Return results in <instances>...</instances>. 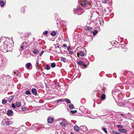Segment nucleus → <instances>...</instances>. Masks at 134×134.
I'll return each mask as SVG.
<instances>
[{
	"label": "nucleus",
	"mask_w": 134,
	"mask_h": 134,
	"mask_svg": "<svg viewBox=\"0 0 134 134\" xmlns=\"http://www.w3.org/2000/svg\"><path fill=\"white\" fill-rule=\"evenodd\" d=\"M80 1L81 5H77L76 8L74 9V13L79 15L81 14L84 12V10L81 8V5H83L86 9H89L91 6L90 3L86 0Z\"/></svg>",
	"instance_id": "obj_1"
},
{
	"label": "nucleus",
	"mask_w": 134,
	"mask_h": 134,
	"mask_svg": "<svg viewBox=\"0 0 134 134\" xmlns=\"http://www.w3.org/2000/svg\"><path fill=\"white\" fill-rule=\"evenodd\" d=\"M10 78L9 76L7 75L6 76L4 74H3L2 75L1 77V81L3 83H4L5 82H7V81H8V79H9Z\"/></svg>",
	"instance_id": "obj_2"
},
{
	"label": "nucleus",
	"mask_w": 134,
	"mask_h": 134,
	"mask_svg": "<svg viewBox=\"0 0 134 134\" xmlns=\"http://www.w3.org/2000/svg\"><path fill=\"white\" fill-rule=\"evenodd\" d=\"M2 38H1L0 40V46L2 48L4 49V50H6L7 49V42L5 41L3 43V42H1V40Z\"/></svg>",
	"instance_id": "obj_3"
},
{
	"label": "nucleus",
	"mask_w": 134,
	"mask_h": 134,
	"mask_svg": "<svg viewBox=\"0 0 134 134\" xmlns=\"http://www.w3.org/2000/svg\"><path fill=\"white\" fill-rule=\"evenodd\" d=\"M106 90V88L105 87H103L102 88V91H101V93H102V94L100 98L102 100H104L105 99L106 96L105 94H104V93L105 92V91Z\"/></svg>",
	"instance_id": "obj_4"
},
{
	"label": "nucleus",
	"mask_w": 134,
	"mask_h": 134,
	"mask_svg": "<svg viewBox=\"0 0 134 134\" xmlns=\"http://www.w3.org/2000/svg\"><path fill=\"white\" fill-rule=\"evenodd\" d=\"M120 93V91L118 89L114 90L112 92V95L114 97L117 96Z\"/></svg>",
	"instance_id": "obj_5"
},
{
	"label": "nucleus",
	"mask_w": 134,
	"mask_h": 134,
	"mask_svg": "<svg viewBox=\"0 0 134 134\" xmlns=\"http://www.w3.org/2000/svg\"><path fill=\"white\" fill-rule=\"evenodd\" d=\"M96 26V30H94L92 32L93 35H95L98 33V31H99L100 30V29L98 26V24H96L95 26Z\"/></svg>",
	"instance_id": "obj_6"
},
{
	"label": "nucleus",
	"mask_w": 134,
	"mask_h": 134,
	"mask_svg": "<svg viewBox=\"0 0 134 134\" xmlns=\"http://www.w3.org/2000/svg\"><path fill=\"white\" fill-rule=\"evenodd\" d=\"M68 122L66 120H64L60 123V125L66 127L68 125Z\"/></svg>",
	"instance_id": "obj_7"
},
{
	"label": "nucleus",
	"mask_w": 134,
	"mask_h": 134,
	"mask_svg": "<svg viewBox=\"0 0 134 134\" xmlns=\"http://www.w3.org/2000/svg\"><path fill=\"white\" fill-rule=\"evenodd\" d=\"M87 127L85 126H80V130L82 131H85L87 130Z\"/></svg>",
	"instance_id": "obj_8"
},
{
	"label": "nucleus",
	"mask_w": 134,
	"mask_h": 134,
	"mask_svg": "<svg viewBox=\"0 0 134 134\" xmlns=\"http://www.w3.org/2000/svg\"><path fill=\"white\" fill-rule=\"evenodd\" d=\"M31 92L34 95H36L37 94V90L35 88H32L31 90Z\"/></svg>",
	"instance_id": "obj_9"
},
{
	"label": "nucleus",
	"mask_w": 134,
	"mask_h": 134,
	"mask_svg": "<svg viewBox=\"0 0 134 134\" xmlns=\"http://www.w3.org/2000/svg\"><path fill=\"white\" fill-rule=\"evenodd\" d=\"M54 121V119L52 117H49L47 119V121L49 123H52Z\"/></svg>",
	"instance_id": "obj_10"
},
{
	"label": "nucleus",
	"mask_w": 134,
	"mask_h": 134,
	"mask_svg": "<svg viewBox=\"0 0 134 134\" xmlns=\"http://www.w3.org/2000/svg\"><path fill=\"white\" fill-rule=\"evenodd\" d=\"M4 122L5 123V124L7 125H10V122L8 121H6V119H4L2 121L1 124Z\"/></svg>",
	"instance_id": "obj_11"
},
{
	"label": "nucleus",
	"mask_w": 134,
	"mask_h": 134,
	"mask_svg": "<svg viewBox=\"0 0 134 134\" xmlns=\"http://www.w3.org/2000/svg\"><path fill=\"white\" fill-rule=\"evenodd\" d=\"M81 51L80 52H77V54L78 57H79V55L81 57H83L85 55V53Z\"/></svg>",
	"instance_id": "obj_12"
},
{
	"label": "nucleus",
	"mask_w": 134,
	"mask_h": 134,
	"mask_svg": "<svg viewBox=\"0 0 134 134\" xmlns=\"http://www.w3.org/2000/svg\"><path fill=\"white\" fill-rule=\"evenodd\" d=\"M84 49L82 47H79L77 48V50L78 51V52L83 51Z\"/></svg>",
	"instance_id": "obj_13"
},
{
	"label": "nucleus",
	"mask_w": 134,
	"mask_h": 134,
	"mask_svg": "<svg viewBox=\"0 0 134 134\" xmlns=\"http://www.w3.org/2000/svg\"><path fill=\"white\" fill-rule=\"evenodd\" d=\"M7 50H9L12 49V46L9 43L7 42Z\"/></svg>",
	"instance_id": "obj_14"
},
{
	"label": "nucleus",
	"mask_w": 134,
	"mask_h": 134,
	"mask_svg": "<svg viewBox=\"0 0 134 134\" xmlns=\"http://www.w3.org/2000/svg\"><path fill=\"white\" fill-rule=\"evenodd\" d=\"M74 130L76 132H79L80 130V127H79L77 125H75L74 127Z\"/></svg>",
	"instance_id": "obj_15"
},
{
	"label": "nucleus",
	"mask_w": 134,
	"mask_h": 134,
	"mask_svg": "<svg viewBox=\"0 0 134 134\" xmlns=\"http://www.w3.org/2000/svg\"><path fill=\"white\" fill-rule=\"evenodd\" d=\"M21 46H23V47H24V48H26L27 46V44L26 42H23L21 44Z\"/></svg>",
	"instance_id": "obj_16"
},
{
	"label": "nucleus",
	"mask_w": 134,
	"mask_h": 134,
	"mask_svg": "<svg viewBox=\"0 0 134 134\" xmlns=\"http://www.w3.org/2000/svg\"><path fill=\"white\" fill-rule=\"evenodd\" d=\"M14 97V96L13 95H12L8 98V101L9 102H10L13 100Z\"/></svg>",
	"instance_id": "obj_17"
},
{
	"label": "nucleus",
	"mask_w": 134,
	"mask_h": 134,
	"mask_svg": "<svg viewBox=\"0 0 134 134\" xmlns=\"http://www.w3.org/2000/svg\"><path fill=\"white\" fill-rule=\"evenodd\" d=\"M85 29L87 31H91L92 29V28L90 26H85Z\"/></svg>",
	"instance_id": "obj_18"
},
{
	"label": "nucleus",
	"mask_w": 134,
	"mask_h": 134,
	"mask_svg": "<svg viewBox=\"0 0 134 134\" xmlns=\"http://www.w3.org/2000/svg\"><path fill=\"white\" fill-rule=\"evenodd\" d=\"M32 65L31 63H29L26 64L25 65V67L27 69H29L30 67Z\"/></svg>",
	"instance_id": "obj_19"
},
{
	"label": "nucleus",
	"mask_w": 134,
	"mask_h": 134,
	"mask_svg": "<svg viewBox=\"0 0 134 134\" xmlns=\"http://www.w3.org/2000/svg\"><path fill=\"white\" fill-rule=\"evenodd\" d=\"M13 113V112L12 110H8L7 114L8 115H11Z\"/></svg>",
	"instance_id": "obj_20"
},
{
	"label": "nucleus",
	"mask_w": 134,
	"mask_h": 134,
	"mask_svg": "<svg viewBox=\"0 0 134 134\" xmlns=\"http://www.w3.org/2000/svg\"><path fill=\"white\" fill-rule=\"evenodd\" d=\"M77 64L80 65L84 66V63L82 61H79L77 63Z\"/></svg>",
	"instance_id": "obj_21"
},
{
	"label": "nucleus",
	"mask_w": 134,
	"mask_h": 134,
	"mask_svg": "<svg viewBox=\"0 0 134 134\" xmlns=\"http://www.w3.org/2000/svg\"><path fill=\"white\" fill-rule=\"evenodd\" d=\"M39 52V51L38 49H34L32 52L34 54H37Z\"/></svg>",
	"instance_id": "obj_22"
},
{
	"label": "nucleus",
	"mask_w": 134,
	"mask_h": 134,
	"mask_svg": "<svg viewBox=\"0 0 134 134\" xmlns=\"http://www.w3.org/2000/svg\"><path fill=\"white\" fill-rule=\"evenodd\" d=\"M61 61H62L64 63H65L66 62V59L65 58L63 57H61Z\"/></svg>",
	"instance_id": "obj_23"
},
{
	"label": "nucleus",
	"mask_w": 134,
	"mask_h": 134,
	"mask_svg": "<svg viewBox=\"0 0 134 134\" xmlns=\"http://www.w3.org/2000/svg\"><path fill=\"white\" fill-rule=\"evenodd\" d=\"M56 34V32L54 31H52L51 33V35L53 36H55Z\"/></svg>",
	"instance_id": "obj_24"
},
{
	"label": "nucleus",
	"mask_w": 134,
	"mask_h": 134,
	"mask_svg": "<svg viewBox=\"0 0 134 134\" xmlns=\"http://www.w3.org/2000/svg\"><path fill=\"white\" fill-rule=\"evenodd\" d=\"M15 104L16 106V107H19L20 106L21 104L19 102H17Z\"/></svg>",
	"instance_id": "obj_25"
},
{
	"label": "nucleus",
	"mask_w": 134,
	"mask_h": 134,
	"mask_svg": "<svg viewBox=\"0 0 134 134\" xmlns=\"http://www.w3.org/2000/svg\"><path fill=\"white\" fill-rule=\"evenodd\" d=\"M4 4V2L2 0L0 1V5L1 7L3 6Z\"/></svg>",
	"instance_id": "obj_26"
},
{
	"label": "nucleus",
	"mask_w": 134,
	"mask_h": 134,
	"mask_svg": "<svg viewBox=\"0 0 134 134\" xmlns=\"http://www.w3.org/2000/svg\"><path fill=\"white\" fill-rule=\"evenodd\" d=\"M69 108L70 109H72L74 108V105L72 104H70L69 105Z\"/></svg>",
	"instance_id": "obj_27"
},
{
	"label": "nucleus",
	"mask_w": 134,
	"mask_h": 134,
	"mask_svg": "<svg viewBox=\"0 0 134 134\" xmlns=\"http://www.w3.org/2000/svg\"><path fill=\"white\" fill-rule=\"evenodd\" d=\"M26 48H24V47H23V46L21 45V47H20V49H19V50L20 51H22L23 50H24L25 49H26Z\"/></svg>",
	"instance_id": "obj_28"
},
{
	"label": "nucleus",
	"mask_w": 134,
	"mask_h": 134,
	"mask_svg": "<svg viewBox=\"0 0 134 134\" xmlns=\"http://www.w3.org/2000/svg\"><path fill=\"white\" fill-rule=\"evenodd\" d=\"M64 100L66 101V103H71V101L69 99L67 98H65L64 99Z\"/></svg>",
	"instance_id": "obj_29"
},
{
	"label": "nucleus",
	"mask_w": 134,
	"mask_h": 134,
	"mask_svg": "<svg viewBox=\"0 0 134 134\" xmlns=\"http://www.w3.org/2000/svg\"><path fill=\"white\" fill-rule=\"evenodd\" d=\"M7 100L3 99L2 101V102L3 104H6L7 102Z\"/></svg>",
	"instance_id": "obj_30"
},
{
	"label": "nucleus",
	"mask_w": 134,
	"mask_h": 134,
	"mask_svg": "<svg viewBox=\"0 0 134 134\" xmlns=\"http://www.w3.org/2000/svg\"><path fill=\"white\" fill-rule=\"evenodd\" d=\"M51 66L52 68H54L56 66V64L55 63H52L51 64Z\"/></svg>",
	"instance_id": "obj_31"
},
{
	"label": "nucleus",
	"mask_w": 134,
	"mask_h": 134,
	"mask_svg": "<svg viewBox=\"0 0 134 134\" xmlns=\"http://www.w3.org/2000/svg\"><path fill=\"white\" fill-rule=\"evenodd\" d=\"M26 8V7L25 6H24L23 7H22V8L21 9V12H22L24 13V12L25 11L24 10H25V9Z\"/></svg>",
	"instance_id": "obj_32"
},
{
	"label": "nucleus",
	"mask_w": 134,
	"mask_h": 134,
	"mask_svg": "<svg viewBox=\"0 0 134 134\" xmlns=\"http://www.w3.org/2000/svg\"><path fill=\"white\" fill-rule=\"evenodd\" d=\"M56 102L57 103L60 102H63V99H60L56 100Z\"/></svg>",
	"instance_id": "obj_33"
},
{
	"label": "nucleus",
	"mask_w": 134,
	"mask_h": 134,
	"mask_svg": "<svg viewBox=\"0 0 134 134\" xmlns=\"http://www.w3.org/2000/svg\"><path fill=\"white\" fill-rule=\"evenodd\" d=\"M102 129L106 133H107V129L105 128H102Z\"/></svg>",
	"instance_id": "obj_34"
},
{
	"label": "nucleus",
	"mask_w": 134,
	"mask_h": 134,
	"mask_svg": "<svg viewBox=\"0 0 134 134\" xmlns=\"http://www.w3.org/2000/svg\"><path fill=\"white\" fill-rule=\"evenodd\" d=\"M77 112V111L76 110H71L70 111V112L72 114H74L76 113Z\"/></svg>",
	"instance_id": "obj_35"
},
{
	"label": "nucleus",
	"mask_w": 134,
	"mask_h": 134,
	"mask_svg": "<svg viewBox=\"0 0 134 134\" xmlns=\"http://www.w3.org/2000/svg\"><path fill=\"white\" fill-rule=\"evenodd\" d=\"M25 93H26V94L27 95H28V94L30 95V94H31L29 90L26 91Z\"/></svg>",
	"instance_id": "obj_36"
},
{
	"label": "nucleus",
	"mask_w": 134,
	"mask_h": 134,
	"mask_svg": "<svg viewBox=\"0 0 134 134\" xmlns=\"http://www.w3.org/2000/svg\"><path fill=\"white\" fill-rule=\"evenodd\" d=\"M127 132V130L124 129H122V133H126Z\"/></svg>",
	"instance_id": "obj_37"
},
{
	"label": "nucleus",
	"mask_w": 134,
	"mask_h": 134,
	"mask_svg": "<svg viewBox=\"0 0 134 134\" xmlns=\"http://www.w3.org/2000/svg\"><path fill=\"white\" fill-rule=\"evenodd\" d=\"M116 126L118 128H122L123 127V126H122L118 125H116Z\"/></svg>",
	"instance_id": "obj_38"
},
{
	"label": "nucleus",
	"mask_w": 134,
	"mask_h": 134,
	"mask_svg": "<svg viewBox=\"0 0 134 134\" xmlns=\"http://www.w3.org/2000/svg\"><path fill=\"white\" fill-rule=\"evenodd\" d=\"M40 128H42L44 127V125L43 124H40L39 125Z\"/></svg>",
	"instance_id": "obj_39"
},
{
	"label": "nucleus",
	"mask_w": 134,
	"mask_h": 134,
	"mask_svg": "<svg viewBox=\"0 0 134 134\" xmlns=\"http://www.w3.org/2000/svg\"><path fill=\"white\" fill-rule=\"evenodd\" d=\"M48 32V31H45L43 32V34L44 35H46L47 34Z\"/></svg>",
	"instance_id": "obj_40"
},
{
	"label": "nucleus",
	"mask_w": 134,
	"mask_h": 134,
	"mask_svg": "<svg viewBox=\"0 0 134 134\" xmlns=\"http://www.w3.org/2000/svg\"><path fill=\"white\" fill-rule=\"evenodd\" d=\"M6 60V59L4 58H3V59H2L1 61H2V63L4 64L5 63V62Z\"/></svg>",
	"instance_id": "obj_41"
},
{
	"label": "nucleus",
	"mask_w": 134,
	"mask_h": 134,
	"mask_svg": "<svg viewBox=\"0 0 134 134\" xmlns=\"http://www.w3.org/2000/svg\"><path fill=\"white\" fill-rule=\"evenodd\" d=\"M46 69L47 70H48L50 69V67L48 65H46Z\"/></svg>",
	"instance_id": "obj_42"
},
{
	"label": "nucleus",
	"mask_w": 134,
	"mask_h": 134,
	"mask_svg": "<svg viewBox=\"0 0 134 134\" xmlns=\"http://www.w3.org/2000/svg\"><path fill=\"white\" fill-rule=\"evenodd\" d=\"M16 105H15L14 104H12V107L14 108H16Z\"/></svg>",
	"instance_id": "obj_43"
},
{
	"label": "nucleus",
	"mask_w": 134,
	"mask_h": 134,
	"mask_svg": "<svg viewBox=\"0 0 134 134\" xmlns=\"http://www.w3.org/2000/svg\"><path fill=\"white\" fill-rule=\"evenodd\" d=\"M39 64V62L38 61H37L36 64V67L37 68H38V65Z\"/></svg>",
	"instance_id": "obj_44"
},
{
	"label": "nucleus",
	"mask_w": 134,
	"mask_h": 134,
	"mask_svg": "<svg viewBox=\"0 0 134 134\" xmlns=\"http://www.w3.org/2000/svg\"><path fill=\"white\" fill-rule=\"evenodd\" d=\"M104 23V21L102 20L100 22V24L101 25L103 24Z\"/></svg>",
	"instance_id": "obj_45"
},
{
	"label": "nucleus",
	"mask_w": 134,
	"mask_h": 134,
	"mask_svg": "<svg viewBox=\"0 0 134 134\" xmlns=\"http://www.w3.org/2000/svg\"><path fill=\"white\" fill-rule=\"evenodd\" d=\"M44 51H42V52H41V53L40 54V56H42V55L44 53Z\"/></svg>",
	"instance_id": "obj_46"
},
{
	"label": "nucleus",
	"mask_w": 134,
	"mask_h": 134,
	"mask_svg": "<svg viewBox=\"0 0 134 134\" xmlns=\"http://www.w3.org/2000/svg\"><path fill=\"white\" fill-rule=\"evenodd\" d=\"M71 47H67V49L68 51H69L70 49H71Z\"/></svg>",
	"instance_id": "obj_47"
},
{
	"label": "nucleus",
	"mask_w": 134,
	"mask_h": 134,
	"mask_svg": "<svg viewBox=\"0 0 134 134\" xmlns=\"http://www.w3.org/2000/svg\"><path fill=\"white\" fill-rule=\"evenodd\" d=\"M118 131L120 132H121L122 131V129H118Z\"/></svg>",
	"instance_id": "obj_48"
},
{
	"label": "nucleus",
	"mask_w": 134,
	"mask_h": 134,
	"mask_svg": "<svg viewBox=\"0 0 134 134\" xmlns=\"http://www.w3.org/2000/svg\"><path fill=\"white\" fill-rule=\"evenodd\" d=\"M69 53L70 54H73V52L72 51H70L69 52Z\"/></svg>",
	"instance_id": "obj_49"
},
{
	"label": "nucleus",
	"mask_w": 134,
	"mask_h": 134,
	"mask_svg": "<svg viewBox=\"0 0 134 134\" xmlns=\"http://www.w3.org/2000/svg\"><path fill=\"white\" fill-rule=\"evenodd\" d=\"M102 2L104 4H105V3H106L107 2V0H104V1L103 2Z\"/></svg>",
	"instance_id": "obj_50"
},
{
	"label": "nucleus",
	"mask_w": 134,
	"mask_h": 134,
	"mask_svg": "<svg viewBox=\"0 0 134 134\" xmlns=\"http://www.w3.org/2000/svg\"><path fill=\"white\" fill-rule=\"evenodd\" d=\"M55 47L56 48H59V46L58 45H57V44H56L55 45Z\"/></svg>",
	"instance_id": "obj_51"
},
{
	"label": "nucleus",
	"mask_w": 134,
	"mask_h": 134,
	"mask_svg": "<svg viewBox=\"0 0 134 134\" xmlns=\"http://www.w3.org/2000/svg\"><path fill=\"white\" fill-rule=\"evenodd\" d=\"M63 46L64 47H67V45L66 44H63Z\"/></svg>",
	"instance_id": "obj_52"
},
{
	"label": "nucleus",
	"mask_w": 134,
	"mask_h": 134,
	"mask_svg": "<svg viewBox=\"0 0 134 134\" xmlns=\"http://www.w3.org/2000/svg\"><path fill=\"white\" fill-rule=\"evenodd\" d=\"M107 113H108V112L106 113H107L106 114V113H104V115H102V116H104L105 115H107L108 114H107Z\"/></svg>",
	"instance_id": "obj_53"
},
{
	"label": "nucleus",
	"mask_w": 134,
	"mask_h": 134,
	"mask_svg": "<svg viewBox=\"0 0 134 134\" xmlns=\"http://www.w3.org/2000/svg\"><path fill=\"white\" fill-rule=\"evenodd\" d=\"M112 132H113V133H115V134H117V132H115L114 131H112Z\"/></svg>",
	"instance_id": "obj_54"
},
{
	"label": "nucleus",
	"mask_w": 134,
	"mask_h": 134,
	"mask_svg": "<svg viewBox=\"0 0 134 134\" xmlns=\"http://www.w3.org/2000/svg\"><path fill=\"white\" fill-rule=\"evenodd\" d=\"M85 115V116L87 117H89L90 116L89 115Z\"/></svg>",
	"instance_id": "obj_55"
},
{
	"label": "nucleus",
	"mask_w": 134,
	"mask_h": 134,
	"mask_svg": "<svg viewBox=\"0 0 134 134\" xmlns=\"http://www.w3.org/2000/svg\"><path fill=\"white\" fill-rule=\"evenodd\" d=\"M122 117L123 118H126V117L124 115V116H122Z\"/></svg>",
	"instance_id": "obj_56"
},
{
	"label": "nucleus",
	"mask_w": 134,
	"mask_h": 134,
	"mask_svg": "<svg viewBox=\"0 0 134 134\" xmlns=\"http://www.w3.org/2000/svg\"><path fill=\"white\" fill-rule=\"evenodd\" d=\"M121 104H122V105H125V104H124V103H122Z\"/></svg>",
	"instance_id": "obj_57"
},
{
	"label": "nucleus",
	"mask_w": 134,
	"mask_h": 134,
	"mask_svg": "<svg viewBox=\"0 0 134 134\" xmlns=\"http://www.w3.org/2000/svg\"><path fill=\"white\" fill-rule=\"evenodd\" d=\"M116 43H118L116 41H115V42L114 43V44H116Z\"/></svg>",
	"instance_id": "obj_58"
},
{
	"label": "nucleus",
	"mask_w": 134,
	"mask_h": 134,
	"mask_svg": "<svg viewBox=\"0 0 134 134\" xmlns=\"http://www.w3.org/2000/svg\"><path fill=\"white\" fill-rule=\"evenodd\" d=\"M121 116H124V115L122 114H120Z\"/></svg>",
	"instance_id": "obj_59"
},
{
	"label": "nucleus",
	"mask_w": 134,
	"mask_h": 134,
	"mask_svg": "<svg viewBox=\"0 0 134 134\" xmlns=\"http://www.w3.org/2000/svg\"><path fill=\"white\" fill-rule=\"evenodd\" d=\"M121 116H124V115L122 114H120Z\"/></svg>",
	"instance_id": "obj_60"
},
{
	"label": "nucleus",
	"mask_w": 134,
	"mask_h": 134,
	"mask_svg": "<svg viewBox=\"0 0 134 134\" xmlns=\"http://www.w3.org/2000/svg\"><path fill=\"white\" fill-rule=\"evenodd\" d=\"M87 112L88 113V112L90 113V111L88 110L87 111Z\"/></svg>",
	"instance_id": "obj_61"
},
{
	"label": "nucleus",
	"mask_w": 134,
	"mask_h": 134,
	"mask_svg": "<svg viewBox=\"0 0 134 134\" xmlns=\"http://www.w3.org/2000/svg\"><path fill=\"white\" fill-rule=\"evenodd\" d=\"M70 134H74V133L72 132H71L70 133Z\"/></svg>",
	"instance_id": "obj_62"
},
{
	"label": "nucleus",
	"mask_w": 134,
	"mask_h": 134,
	"mask_svg": "<svg viewBox=\"0 0 134 134\" xmlns=\"http://www.w3.org/2000/svg\"><path fill=\"white\" fill-rule=\"evenodd\" d=\"M2 57V55L1 54H0V57Z\"/></svg>",
	"instance_id": "obj_63"
},
{
	"label": "nucleus",
	"mask_w": 134,
	"mask_h": 134,
	"mask_svg": "<svg viewBox=\"0 0 134 134\" xmlns=\"http://www.w3.org/2000/svg\"><path fill=\"white\" fill-rule=\"evenodd\" d=\"M117 134H121V133H118Z\"/></svg>",
	"instance_id": "obj_64"
}]
</instances>
